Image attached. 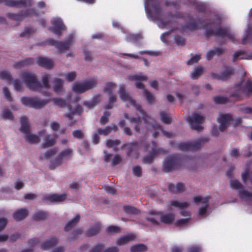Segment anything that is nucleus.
<instances>
[{
	"instance_id": "nucleus-1",
	"label": "nucleus",
	"mask_w": 252,
	"mask_h": 252,
	"mask_svg": "<svg viewBox=\"0 0 252 252\" xmlns=\"http://www.w3.org/2000/svg\"><path fill=\"white\" fill-rule=\"evenodd\" d=\"M119 94L120 98L126 103V105L127 107L130 106H134L136 109L141 113L142 116V119L144 121L143 124H142L139 118L130 117L127 114L125 115V118L128 120L130 123H133L135 125L134 129L137 132H140L141 128L144 131V128H145L146 130L153 132L154 137H156L159 131H161L164 135L169 138L173 137V133L162 130L160 126L157 124L142 109L140 105L137 104L135 100L126 92L123 85L120 86Z\"/></svg>"
},
{
	"instance_id": "nucleus-2",
	"label": "nucleus",
	"mask_w": 252,
	"mask_h": 252,
	"mask_svg": "<svg viewBox=\"0 0 252 252\" xmlns=\"http://www.w3.org/2000/svg\"><path fill=\"white\" fill-rule=\"evenodd\" d=\"M58 151V148H54L47 151L40 156L41 159H51L49 164V168L51 169H54L61 166L65 159L71 157L73 152V150L71 149L67 148L62 151L57 157L52 159Z\"/></svg>"
},
{
	"instance_id": "nucleus-3",
	"label": "nucleus",
	"mask_w": 252,
	"mask_h": 252,
	"mask_svg": "<svg viewBox=\"0 0 252 252\" xmlns=\"http://www.w3.org/2000/svg\"><path fill=\"white\" fill-rule=\"evenodd\" d=\"M197 21L199 24L202 25L204 29H206L205 35L207 37H209L210 36H215L221 38L227 37L233 42H235V36L231 32L229 27H219L214 31L212 29H207L211 25L210 20L199 19Z\"/></svg>"
},
{
	"instance_id": "nucleus-4",
	"label": "nucleus",
	"mask_w": 252,
	"mask_h": 252,
	"mask_svg": "<svg viewBox=\"0 0 252 252\" xmlns=\"http://www.w3.org/2000/svg\"><path fill=\"white\" fill-rule=\"evenodd\" d=\"M197 21L199 24L202 25L204 29H206L205 35L207 37H209L210 36H215L221 38L227 37L233 42H235V36L231 32L229 27H219L214 31L212 29H207L211 25L210 20L199 19Z\"/></svg>"
},
{
	"instance_id": "nucleus-5",
	"label": "nucleus",
	"mask_w": 252,
	"mask_h": 252,
	"mask_svg": "<svg viewBox=\"0 0 252 252\" xmlns=\"http://www.w3.org/2000/svg\"><path fill=\"white\" fill-rule=\"evenodd\" d=\"M160 4V0H150V4L154 10V13L147 6L145 7V10L147 16L150 19L153 21L156 20L159 21V27L164 28L171 23V21L170 20H164L162 19L163 13Z\"/></svg>"
},
{
	"instance_id": "nucleus-6",
	"label": "nucleus",
	"mask_w": 252,
	"mask_h": 252,
	"mask_svg": "<svg viewBox=\"0 0 252 252\" xmlns=\"http://www.w3.org/2000/svg\"><path fill=\"white\" fill-rule=\"evenodd\" d=\"M170 206L179 210L180 214L182 216L187 217L185 219H181L175 222L177 226H184L190 221V212L189 210L190 202L182 200H172L169 202Z\"/></svg>"
},
{
	"instance_id": "nucleus-7",
	"label": "nucleus",
	"mask_w": 252,
	"mask_h": 252,
	"mask_svg": "<svg viewBox=\"0 0 252 252\" xmlns=\"http://www.w3.org/2000/svg\"><path fill=\"white\" fill-rule=\"evenodd\" d=\"M21 127L20 131L24 134L25 140L30 144H37L40 142V136L39 134L37 135L30 131V126L28 119L26 117H22L20 120Z\"/></svg>"
},
{
	"instance_id": "nucleus-8",
	"label": "nucleus",
	"mask_w": 252,
	"mask_h": 252,
	"mask_svg": "<svg viewBox=\"0 0 252 252\" xmlns=\"http://www.w3.org/2000/svg\"><path fill=\"white\" fill-rule=\"evenodd\" d=\"M242 95H252V83L249 79L242 81L235 88L232 96L237 99H240Z\"/></svg>"
},
{
	"instance_id": "nucleus-9",
	"label": "nucleus",
	"mask_w": 252,
	"mask_h": 252,
	"mask_svg": "<svg viewBox=\"0 0 252 252\" xmlns=\"http://www.w3.org/2000/svg\"><path fill=\"white\" fill-rule=\"evenodd\" d=\"M20 100L23 105L35 109H41L49 102L47 99H42L37 97L23 96Z\"/></svg>"
},
{
	"instance_id": "nucleus-10",
	"label": "nucleus",
	"mask_w": 252,
	"mask_h": 252,
	"mask_svg": "<svg viewBox=\"0 0 252 252\" xmlns=\"http://www.w3.org/2000/svg\"><path fill=\"white\" fill-rule=\"evenodd\" d=\"M128 79L134 81L136 87L143 90V93L145 94L146 99L149 103H152L154 102L155 99L153 94L148 91L145 89L143 84L140 82L143 81H147V77L146 76L142 74H135L129 76Z\"/></svg>"
},
{
	"instance_id": "nucleus-11",
	"label": "nucleus",
	"mask_w": 252,
	"mask_h": 252,
	"mask_svg": "<svg viewBox=\"0 0 252 252\" xmlns=\"http://www.w3.org/2000/svg\"><path fill=\"white\" fill-rule=\"evenodd\" d=\"M150 214L154 215V217H148L147 220L154 224H158V223L157 220L158 218H160L161 222L166 224L170 223L175 220L174 215L172 213L161 214L155 211H151L150 212Z\"/></svg>"
},
{
	"instance_id": "nucleus-12",
	"label": "nucleus",
	"mask_w": 252,
	"mask_h": 252,
	"mask_svg": "<svg viewBox=\"0 0 252 252\" xmlns=\"http://www.w3.org/2000/svg\"><path fill=\"white\" fill-rule=\"evenodd\" d=\"M209 199L210 197L208 196L205 197L197 196L193 198L194 203L200 205L198 208V215L202 218L206 217L209 214L208 204Z\"/></svg>"
},
{
	"instance_id": "nucleus-13",
	"label": "nucleus",
	"mask_w": 252,
	"mask_h": 252,
	"mask_svg": "<svg viewBox=\"0 0 252 252\" xmlns=\"http://www.w3.org/2000/svg\"><path fill=\"white\" fill-rule=\"evenodd\" d=\"M97 81L92 78L83 82H75L72 85V90L77 93H83L95 87Z\"/></svg>"
},
{
	"instance_id": "nucleus-14",
	"label": "nucleus",
	"mask_w": 252,
	"mask_h": 252,
	"mask_svg": "<svg viewBox=\"0 0 252 252\" xmlns=\"http://www.w3.org/2000/svg\"><path fill=\"white\" fill-rule=\"evenodd\" d=\"M181 163V159L177 155L167 157L163 163V169L166 172H170L177 169Z\"/></svg>"
},
{
	"instance_id": "nucleus-15",
	"label": "nucleus",
	"mask_w": 252,
	"mask_h": 252,
	"mask_svg": "<svg viewBox=\"0 0 252 252\" xmlns=\"http://www.w3.org/2000/svg\"><path fill=\"white\" fill-rule=\"evenodd\" d=\"M38 15L39 12L33 8H31L25 11H22L18 14L8 13L6 14V16L9 19L17 22L22 21L25 17L32 16H38Z\"/></svg>"
},
{
	"instance_id": "nucleus-16",
	"label": "nucleus",
	"mask_w": 252,
	"mask_h": 252,
	"mask_svg": "<svg viewBox=\"0 0 252 252\" xmlns=\"http://www.w3.org/2000/svg\"><path fill=\"white\" fill-rule=\"evenodd\" d=\"M24 78L28 87L34 91H41L42 86L37 80L35 76L32 74L25 73Z\"/></svg>"
},
{
	"instance_id": "nucleus-17",
	"label": "nucleus",
	"mask_w": 252,
	"mask_h": 252,
	"mask_svg": "<svg viewBox=\"0 0 252 252\" xmlns=\"http://www.w3.org/2000/svg\"><path fill=\"white\" fill-rule=\"evenodd\" d=\"M72 41L73 36H70L68 39L64 42L58 41L53 39H49L46 41V43L49 45L55 46L59 51L62 52L69 50Z\"/></svg>"
},
{
	"instance_id": "nucleus-18",
	"label": "nucleus",
	"mask_w": 252,
	"mask_h": 252,
	"mask_svg": "<svg viewBox=\"0 0 252 252\" xmlns=\"http://www.w3.org/2000/svg\"><path fill=\"white\" fill-rule=\"evenodd\" d=\"M116 87V84L112 82L107 83L105 85L104 92L109 95V104L106 106V108H112L113 104L116 101L117 97L114 94Z\"/></svg>"
},
{
	"instance_id": "nucleus-19",
	"label": "nucleus",
	"mask_w": 252,
	"mask_h": 252,
	"mask_svg": "<svg viewBox=\"0 0 252 252\" xmlns=\"http://www.w3.org/2000/svg\"><path fill=\"white\" fill-rule=\"evenodd\" d=\"M205 140V138H201L192 142L180 143L177 145V147L182 151H194L199 148L201 143Z\"/></svg>"
},
{
	"instance_id": "nucleus-20",
	"label": "nucleus",
	"mask_w": 252,
	"mask_h": 252,
	"mask_svg": "<svg viewBox=\"0 0 252 252\" xmlns=\"http://www.w3.org/2000/svg\"><path fill=\"white\" fill-rule=\"evenodd\" d=\"M204 117L199 114L195 113L191 116L187 118V121L189 123L191 128L193 129L200 131L202 129L203 127L201 124L204 122Z\"/></svg>"
},
{
	"instance_id": "nucleus-21",
	"label": "nucleus",
	"mask_w": 252,
	"mask_h": 252,
	"mask_svg": "<svg viewBox=\"0 0 252 252\" xmlns=\"http://www.w3.org/2000/svg\"><path fill=\"white\" fill-rule=\"evenodd\" d=\"M145 148L150 153L148 156L145 157L143 158V162L145 163H150L153 158L161 152V150L157 147L154 142H152V146H147Z\"/></svg>"
},
{
	"instance_id": "nucleus-22",
	"label": "nucleus",
	"mask_w": 252,
	"mask_h": 252,
	"mask_svg": "<svg viewBox=\"0 0 252 252\" xmlns=\"http://www.w3.org/2000/svg\"><path fill=\"white\" fill-rule=\"evenodd\" d=\"M39 135L41 136H44L42 146L44 148L51 147L56 143L57 136L55 134H47L45 130H41L39 132Z\"/></svg>"
},
{
	"instance_id": "nucleus-23",
	"label": "nucleus",
	"mask_w": 252,
	"mask_h": 252,
	"mask_svg": "<svg viewBox=\"0 0 252 252\" xmlns=\"http://www.w3.org/2000/svg\"><path fill=\"white\" fill-rule=\"evenodd\" d=\"M58 240L57 238H51L44 243L41 246V248L44 250H48L52 249V252H64V247L62 246L56 247V244Z\"/></svg>"
},
{
	"instance_id": "nucleus-24",
	"label": "nucleus",
	"mask_w": 252,
	"mask_h": 252,
	"mask_svg": "<svg viewBox=\"0 0 252 252\" xmlns=\"http://www.w3.org/2000/svg\"><path fill=\"white\" fill-rule=\"evenodd\" d=\"M53 27H50L49 30L58 36L62 35V31L65 30V26L62 20L60 18H54L51 21Z\"/></svg>"
},
{
	"instance_id": "nucleus-25",
	"label": "nucleus",
	"mask_w": 252,
	"mask_h": 252,
	"mask_svg": "<svg viewBox=\"0 0 252 252\" xmlns=\"http://www.w3.org/2000/svg\"><path fill=\"white\" fill-rule=\"evenodd\" d=\"M232 120L231 116L229 114H220L218 118V121L220 124L219 129L223 131L228 126L230 122Z\"/></svg>"
},
{
	"instance_id": "nucleus-26",
	"label": "nucleus",
	"mask_w": 252,
	"mask_h": 252,
	"mask_svg": "<svg viewBox=\"0 0 252 252\" xmlns=\"http://www.w3.org/2000/svg\"><path fill=\"white\" fill-rule=\"evenodd\" d=\"M32 0H20L15 1L13 0H6V5L11 7H18L22 5L24 7L31 6Z\"/></svg>"
},
{
	"instance_id": "nucleus-27",
	"label": "nucleus",
	"mask_w": 252,
	"mask_h": 252,
	"mask_svg": "<svg viewBox=\"0 0 252 252\" xmlns=\"http://www.w3.org/2000/svg\"><path fill=\"white\" fill-rule=\"evenodd\" d=\"M66 193L62 194H50L45 196L44 199L52 202H61L65 200L67 198Z\"/></svg>"
},
{
	"instance_id": "nucleus-28",
	"label": "nucleus",
	"mask_w": 252,
	"mask_h": 252,
	"mask_svg": "<svg viewBox=\"0 0 252 252\" xmlns=\"http://www.w3.org/2000/svg\"><path fill=\"white\" fill-rule=\"evenodd\" d=\"M69 112L66 115V116L69 120H73V117L75 115H79L82 111L81 107L77 104H69Z\"/></svg>"
},
{
	"instance_id": "nucleus-29",
	"label": "nucleus",
	"mask_w": 252,
	"mask_h": 252,
	"mask_svg": "<svg viewBox=\"0 0 252 252\" xmlns=\"http://www.w3.org/2000/svg\"><path fill=\"white\" fill-rule=\"evenodd\" d=\"M29 214V211L26 208L16 210L13 214V218L17 221H20L25 219Z\"/></svg>"
},
{
	"instance_id": "nucleus-30",
	"label": "nucleus",
	"mask_w": 252,
	"mask_h": 252,
	"mask_svg": "<svg viewBox=\"0 0 252 252\" xmlns=\"http://www.w3.org/2000/svg\"><path fill=\"white\" fill-rule=\"evenodd\" d=\"M135 238V235L132 233L124 235L117 239L116 244L119 246L124 245L133 241Z\"/></svg>"
},
{
	"instance_id": "nucleus-31",
	"label": "nucleus",
	"mask_w": 252,
	"mask_h": 252,
	"mask_svg": "<svg viewBox=\"0 0 252 252\" xmlns=\"http://www.w3.org/2000/svg\"><path fill=\"white\" fill-rule=\"evenodd\" d=\"M142 38L143 37L140 34H129L127 35L126 40L127 42L141 46L142 45L141 41Z\"/></svg>"
},
{
	"instance_id": "nucleus-32",
	"label": "nucleus",
	"mask_w": 252,
	"mask_h": 252,
	"mask_svg": "<svg viewBox=\"0 0 252 252\" xmlns=\"http://www.w3.org/2000/svg\"><path fill=\"white\" fill-rule=\"evenodd\" d=\"M104 160L106 162H111L112 164L115 165L119 164L122 159V157L120 155H116L113 158H112V155L108 154L106 152H104Z\"/></svg>"
},
{
	"instance_id": "nucleus-33",
	"label": "nucleus",
	"mask_w": 252,
	"mask_h": 252,
	"mask_svg": "<svg viewBox=\"0 0 252 252\" xmlns=\"http://www.w3.org/2000/svg\"><path fill=\"white\" fill-rule=\"evenodd\" d=\"M230 185L231 188L239 190V195L240 196V197L245 199L246 200H247V199H246V197L242 196L241 193L243 191H246V192H248L249 193L252 194V193H251L247 190H245L244 189H241L242 185L240 183V182L237 180H235V179L231 180L230 182Z\"/></svg>"
},
{
	"instance_id": "nucleus-34",
	"label": "nucleus",
	"mask_w": 252,
	"mask_h": 252,
	"mask_svg": "<svg viewBox=\"0 0 252 252\" xmlns=\"http://www.w3.org/2000/svg\"><path fill=\"white\" fill-rule=\"evenodd\" d=\"M242 178L246 184L250 183L252 185V169L248 166L245 172L242 173Z\"/></svg>"
},
{
	"instance_id": "nucleus-35",
	"label": "nucleus",
	"mask_w": 252,
	"mask_h": 252,
	"mask_svg": "<svg viewBox=\"0 0 252 252\" xmlns=\"http://www.w3.org/2000/svg\"><path fill=\"white\" fill-rule=\"evenodd\" d=\"M224 52L223 49L220 48H216L209 51L206 54V58L208 61H210L215 55L218 56L221 55Z\"/></svg>"
},
{
	"instance_id": "nucleus-36",
	"label": "nucleus",
	"mask_w": 252,
	"mask_h": 252,
	"mask_svg": "<svg viewBox=\"0 0 252 252\" xmlns=\"http://www.w3.org/2000/svg\"><path fill=\"white\" fill-rule=\"evenodd\" d=\"M117 130V127L116 125L108 126L105 128H98L97 129V132L100 135H107L112 131H115Z\"/></svg>"
},
{
	"instance_id": "nucleus-37",
	"label": "nucleus",
	"mask_w": 252,
	"mask_h": 252,
	"mask_svg": "<svg viewBox=\"0 0 252 252\" xmlns=\"http://www.w3.org/2000/svg\"><path fill=\"white\" fill-rule=\"evenodd\" d=\"M80 217L79 215H76L74 218L71 220H69L65 226V230L69 231L71 230L77 223L79 221Z\"/></svg>"
},
{
	"instance_id": "nucleus-38",
	"label": "nucleus",
	"mask_w": 252,
	"mask_h": 252,
	"mask_svg": "<svg viewBox=\"0 0 252 252\" xmlns=\"http://www.w3.org/2000/svg\"><path fill=\"white\" fill-rule=\"evenodd\" d=\"M100 95H95L93 97L91 101L85 102L84 105L88 108L91 109L98 104L100 102Z\"/></svg>"
},
{
	"instance_id": "nucleus-39",
	"label": "nucleus",
	"mask_w": 252,
	"mask_h": 252,
	"mask_svg": "<svg viewBox=\"0 0 252 252\" xmlns=\"http://www.w3.org/2000/svg\"><path fill=\"white\" fill-rule=\"evenodd\" d=\"M131 252H145L147 251V247L142 244L134 245L130 247Z\"/></svg>"
},
{
	"instance_id": "nucleus-40",
	"label": "nucleus",
	"mask_w": 252,
	"mask_h": 252,
	"mask_svg": "<svg viewBox=\"0 0 252 252\" xmlns=\"http://www.w3.org/2000/svg\"><path fill=\"white\" fill-rule=\"evenodd\" d=\"M199 29V25L194 20L192 22H188L182 27L183 31L189 30V31H194Z\"/></svg>"
},
{
	"instance_id": "nucleus-41",
	"label": "nucleus",
	"mask_w": 252,
	"mask_h": 252,
	"mask_svg": "<svg viewBox=\"0 0 252 252\" xmlns=\"http://www.w3.org/2000/svg\"><path fill=\"white\" fill-rule=\"evenodd\" d=\"M120 144V142L118 139H108L106 142L107 147L109 148H113L114 151L116 152L118 151V149L117 148V147Z\"/></svg>"
},
{
	"instance_id": "nucleus-42",
	"label": "nucleus",
	"mask_w": 252,
	"mask_h": 252,
	"mask_svg": "<svg viewBox=\"0 0 252 252\" xmlns=\"http://www.w3.org/2000/svg\"><path fill=\"white\" fill-rule=\"evenodd\" d=\"M48 214L45 212L42 211H37L33 216V219L36 220H41L47 219Z\"/></svg>"
},
{
	"instance_id": "nucleus-43",
	"label": "nucleus",
	"mask_w": 252,
	"mask_h": 252,
	"mask_svg": "<svg viewBox=\"0 0 252 252\" xmlns=\"http://www.w3.org/2000/svg\"><path fill=\"white\" fill-rule=\"evenodd\" d=\"M100 230V225L99 224H96L94 226L90 228V229L87 232V235L89 236H92L98 233Z\"/></svg>"
},
{
	"instance_id": "nucleus-44",
	"label": "nucleus",
	"mask_w": 252,
	"mask_h": 252,
	"mask_svg": "<svg viewBox=\"0 0 252 252\" xmlns=\"http://www.w3.org/2000/svg\"><path fill=\"white\" fill-rule=\"evenodd\" d=\"M0 79L5 80L9 84H10L12 81L11 75L8 71L5 70L0 72Z\"/></svg>"
},
{
	"instance_id": "nucleus-45",
	"label": "nucleus",
	"mask_w": 252,
	"mask_h": 252,
	"mask_svg": "<svg viewBox=\"0 0 252 252\" xmlns=\"http://www.w3.org/2000/svg\"><path fill=\"white\" fill-rule=\"evenodd\" d=\"M203 69L201 66L195 68L191 74L192 79H195L199 77L203 73Z\"/></svg>"
},
{
	"instance_id": "nucleus-46",
	"label": "nucleus",
	"mask_w": 252,
	"mask_h": 252,
	"mask_svg": "<svg viewBox=\"0 0 252 252\" xmlns=\"http://www.w3.org/2000/svg\"><path fill=\"white\" fill-rule=\"evenodd\" d=\"M160 116L161 121L165 124H169L171 122V118L169 114L166 112H160Z\"/></svg>"
},
{
	"instance_id": "nucleus-47",
	"label": "nucleus",
	"mask_w": 252,
	"mask_h": 252,
	"mask_svg": "<svg viewBox=\"0 0 252 252\" xmlns=\"http://www.w3.org/2000/svg\"><path fill=\"white\" fill-rule=\"evenodd\" d=\"M1 117L6 120H12L13 116L12 113L8 109L5 108L3 110L1 114Z\"/></svg>"
},
{
	"instance_id": "nucleus-48",
	"label": "nucleus",
	"mask_w": 252,
	"mask_h": 252,
	"mask_svg": "<svg viewBox=\"0 0 252 252\" xmlns=\"http://www.w3.org/2000/svg\"><path fill=\"white\" fill-rule=\"evenodd\" d=\"M233 73V71L231 69H227L224 72H222L219 76L218 79L221 80H225L228 78Z\"/></svg>"
},
{
	"instance_id": "nucleus-49",
	"label": "nucleus",
	"mask_w": 252,
	"mask_h": 252,
	"mask_svg": "<svg viewBox=\"0 0 252 252\" xmlns=\"http://www.w3.org/2000/svg\"><path fill=\"white\" fill-rule=\"evenodd\" d=\"M193 5L195 9L199 12H205L206 10V6L203 3L194 2L193 3Z\"/></svg>"
},
{
	"instance_id": "nucleus-50",
	"label": "nucleus",
	"mask_w": 252,
	"mask_h": 252,
	"mask_svg": "<svg viewBox=\"0 0 252 252\" xmlns=\"http://www.w3.org/2000/svg\"><path fill=\"white\" fill-rule=\"evenodd\" d=\"M63 86V81L59 79L55 80V84L54 86V90L56 92H60L62 91Z\"/></svg>"
},
{
	"instance_id": "nucleus-51",
	"label": "nucleus",
	"mask_w": 252,
	"mask_h": 252,
	"mask_svg": "<svg viewBox=\"0 0 252 252\" xmlns=\"http://www.w3.org/2000/svg\"><path fill=\"white\" fill-rule=\"evenodd\" d=\"M124 209L126 213L129 214H137L139 212L138 209L130 206H124Z\"/></svg>"
},
{
	"instance_id": "nucleus-52",
	"label": "nucleus",
	"mask_w": 252,
	"mask_h": 252,
	"mask_svg": "<svg viewBox=\"0 0 252 252\" xmlns=\"http://www.w3.org/2000/svg\"><path fill=\"white\" fill-rule=\"evenodd\" d=\"M168 16L171 18H180L182 19L184 18V14L181 12L176 11L175 14H172L171 12H168Z\"/></svg>"
},
{
	"instance_id": "nucleus-53",
	"label": "nucleus",
	"mask_w": 252,
	"mask_h": 252,
	"mask_svg": "<svg viewBox=\"0 0 252 252\" xmlns=\"http://www.w3.org/2000/svg\"><path fill=\"white\" fill-rule=\"evenodd\" d=\"M52 100L55 104L60 107H64L66 105V102L61 98H54Z\"/></svg>"
},
{
	"instance_id": "nucleus-54",
	"label": "nucleus",
	"mask_w": 252,
	"mask_h": 252,
	"mask_svg": "<svg viewBox=\"0 0 252 252\" xmlns=\"http://www.w3.org/2000/svg\"><path fill=\"white\" fill-rule=\"evenodd\" d=\"M0 193L1 196L5 197V195H10L11 190L8 187H3L0 189Z\"/></svg>"
},
{
	"instance_id": "nucleus-55",
	"label": "nucleus",
	"mask_w": 252,
	"mask_h": 252,
	"mask_svg": "<svg viewBox=\"0 0 252 252\" xmlns=\"http://www.w3.org/2000/svg\"><path fill=\"white\" fill-rule=\"evenodd\" d=\"M174 40L175 43L178 45H183L185 44V39L182 36L179 35H175L174 36Z\"/></svg>"
},
{
	"instance_id": "nucleus-56",
	"label": "nucleus",
	"mask_w": 252,
	"mask_h": 252,
	"mask_svg": "<svg viewBox=\"0 0 252 252\" xmlns=\"http://www.w3.org/2000/svg\"><path fill=\"white\" fill-rule=\"evenodd\" d=\"M241 195L246 197L247 201L252 207V194L249 193L246 191H243L241 193Z\"/></svg>"
},
{
	"instance_id": "nucleus-57",
	"label": "nucleus",
	"mask_w": 252,
	"mask_h": 252,
	"mask_svg": "<svg viewBox=\"0 0 252 252\" xmlns=\"http://www.w3.org/2000/svg\"><path fill=\"white\" fill-rule=\"evenodd\" d=\"M110 116V113L108 112H105L103 115L101 117L100 120V122L101 124L105 125L108 122V117Z\"/></svg>"
},
{
	"instance_id": "nucleus-58",
	"label": "nucleus",
	"mask_w": 252,
	"mask_h": 252,
	"mask_svg": "<svg viewBox=\"0 0 252 252\" xmlns=\"http://www.w3.org/2000/svg\"><path fill=\"white\" fill-rule=\"evenodd\" d=\"M244 52L242 51L236 52L233 55L234 62H236L237 60L244 59Z\"/></svg>"
},
{
	"instance_id": "nucleus-59",
	"label": "nucleus",
	"mask_w": 252,
	"mask_h": 252,
	"mask_svg": "<svg viewBox=\"0 0 252 252\" xmlns=\"http://www.w3.org/2000/svg\"><path fill=\"white\" fill-rule=\"evenodd\" d=\"M201 59L200 55L195 54L192 56L190 59H189L187 63H197Z\"/></svg>"
},
{
	"instance_id": "nucleus-60",
	"label": "nucleus",
	"mask_w": 252,
	"mask_h": 252,
	"mask_svg": "<svg viewBox=\"0 0 252 252\" xmlns=\"http://www.w3.org/2000/svg\"><path fill=\"white\" fill-rule=\"evenodd\" d=\"M66 79L69 82L73 81L76 77V74L75 72L71 71L67 73L66 75Z\"/></svg>"
},
{
	"instance_id": "nucleus-61",
	"label": "nucleus",
	"mask_w": 252,
	"mask_h": 252,
	"mask_svg": "<svg viewBox=\"0 0 252 252\" xmlns=\"http://www.w3.org/2000/svg\"><path fill=\"white\" fill-rule=\"evenodd\" d=\"M240 110L244 114L252 115V107L242 106Z\"/></svg>"
},
{
	"instance_id": "nucleus-62",
	"label": "nucleus",
	"mask_w": 252,
	"mask_h": 252,
	"mask_svg": "<svg viewBox=\"0 0 252 252\" xmlns=\"http://www.w3.org/2000/svg\"><path fill=\"white\" fill-rule=\"evenodd\" d=\"M227 101V98L223 96H217L214 98V101L217 104L224 103Z\"/></svg>"
},
{
	"instance_id": "nucleus-63",
	"label": "nucleus",
	"mask_w": 252,
	"mask_h": 252,
	"mask_svg": "<svg viewBox=\"0 0 252 252\" xmlns=\"http://www.w3.org/2000/svg\"><path fill=\"white\" fill-rule=\"evenodd\" d=\"M107 231L109 233H119L121 231L120 227L116 226H110L107 228Z\"/></svg>"
},
{
	"instance_id": "nucleus-64",
	"label": "nucleus",
	"mask_w": 252,
	"mask_h": 252,
	"mask_svg": "<svg viewBox=\"0 0 252 252\" xmlns=\"http://www.w3.org/2000/svg\"><path fill=\"white\" fill-rule=\"evenodd\" d=\"M2 90L5 98L7 100L11 101L12 100V97L11 96L10 93L8 88L5 87H3Z\"/></svg>"
}]
</instances>
